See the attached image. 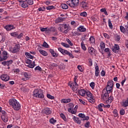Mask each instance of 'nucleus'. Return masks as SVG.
<instances>
[{
    "label": "nucleus",
    "instance_id": "1",
    "mask_svg": "<svg viewBox=\"0 0 128 128\" xmlns=\"http://www.w3.org/2000/svg\"><path fill=\"white\" fill-rule=\"evenodd\" d=\"M9 104L14 110H20V104L14 98L10 99L9 100Z\"/></svg>",
    "mask_w": 128,
    "mask_h": 128
},
{
    "label": "nucleus",
    "instance_id": "2",
    "mask_svg": "<svg viewBox=\"0 0 128 128\" xmlns=\"http://www.w3.org/2000/svg\"><path fill=\"white\" fill-rule=\"evenodd\" d=\"M33 96L39 98H44V96L42 90V89H35L33 92Z\"/></svg>",
    "mask_w": 128,
    "mask_h": 128
},
{
    "label": "nucleus",
    "instance_id": "3",
    "mask_svg": "<svg viewBox=\"0 0 128 128\" xmlns=\"http://www.w3.org/2000/svg\"><path fill=\"white\" fill-rule=\"evenodd\" d=\"M78 0H69L66 2V4L70 6V8H74L78 6Z\"/></svg>",
    "mask_w": 128,
    "mask_h": 128
},
{
    "label": "nucleus",
    "instance_id": "4",
    "mask_svg": "<svg viewBox=\"0 0 128 128\" xmlns=\"http://www.w3.org/2000/svg\"><path fill=\"white\" fill-rule=\"evenodd\" d=\"M111 92L108 91L106 89H104L102 91V94H101V98L103 100H106L108 98V94H110Z\"/></svg>",
    "mask_w": 128,
    "mask_h": 128
},
{
    "label": "nucleus",
    "instance_id": "5",
    "mask_svg": "<svg viewBox=\"0 0 128 128\" xmlns=\"http://www.w3.org/2000/svg\"><path fill=\"white\" fill-rule=\"evenodd\" d=\"M114 86V81L112 80H109L107 83V86L106 87V90L112 92V88Z\"/></svg>",
    "mask_w": 128,
    "mask_h": 128
},
{
    "label": "nucleus",
    "instance_id": "6",
    "mask_svg": "<svg viewBox=\"0 0 128 128\" xmlns=\"http://www.w3.org/2000/svg\"><path fill=\"white\" fill-rule=\"evenodd\" d=\"M26 64H27V66L28 68H34V66H36L34 61L32 63V60L30 59H26Z\"/></svg>",
    "mask_w": 128,
    "mask_h": 128
},
{
    "label": "nucleus",
    "instance_id": "7",
    "mask_svg": "<svg viewBox=\"0 0 128 128\" xmlns=\"http://www.w3.org/2000/svg\"><path fill=\"white\" fill-rule=\"evenodd\" d=\"M76 80H78V76H76L74 80L73 87H72L73 92H76L78 88V84L76 83Z\"/></svg>",
    "mask_w": 128,
    "mask_h": 128
},
{
    "label": "nucleus",
    "instance_id": "8",
    "mask_svg": "<svg viewBox=\"0 0 128 128\" xmlns=\"http://www.w3.org/2000/svg\"><path fill=\"white\" fill-rule=\"evenodd\" d=\"M113 52L118 54L120 52V46L118 44H114V46L112 48Z\"/></svg>",
    "mask_w": 128,
    "mask_h": 128
},
{
    "label": "nucleus",
    "instance_id": "9",
    "mask_svg": "<svg viewBox=\"0 0 128 128\" xmlns=\"http://www.w3.org/2000/svg\"><path fill=\"white\" fill-rule=\"evenodd\" d=\"M20 44H16L14 48H13V50L12 51V54H16L18 52H20Z\"/></svg>",
    "mask_w": 128,
    "mask_h": 128
},
{
    "label": "nucleus",
    "instance_id": "10",
    "mask_svg": "<svg viewBox=\"0 0 128 128\" xmlns=\"http://www.w3.org/2000/svg\"><path fill=\"white\" fill-rule=\"evenodd\" d=\"M78 117L82 118L81 120H90V117L88 116H86V115L82 113L78 114Z\"/></svg>",
    "mask_w": 128,
    "mask_h": 128
},
{
    "label": "nucleus",
    "instance_id": "11",
    "mask_svg": "<svg viewBox=\"0 0 128 128\" xmlns=\"http://www.w3.org/2000/svg\"><path fill=\"white\" fill-rule=\"evenodd\" d=\"M81 8L84 10H88V4L86 2H82L80 4Z\"/></svg>",
    "mask_w": 128,
    "mask_h": 128
},
{
    "label": "nucleus",
    "instance_id": "12",
    "mask_svg": "<svg viewBox=\"0 0 128 128\" xmlns=\"http://www.w3.org/2000/svg\"><path fill=\"white\" fill-rule=\"evenodd\" d=\"M0 78L2 80L8 82V80H10V76H8V74H2Z\"/></svg>",
    "mask_w": 128,
    "mask_h": 128
},
{
    "label": "nucleus",
    "instance_id": "13",
    "mask_svg": "<svg viewBox=\"0 0 128 128\" xmlns=\"http://www.w3.org/2000/svg\"><path fill=\"white\" fill-rule=\"evenodd\" d=\"M6 30H14L16 28L14 26V25L8 24L4 27Z\"/></svg>",
    "mask_w": 128,
    "mask_h": 128
},
{
    "label": "nucleus",
    "instance_id": "14",
    "mask_svg": "<svg viewBox=\"0 0 128 128\" xmlns=\"http://www.w3.org/2000/svg\"><path fill=\"white\" fill-rule=\"evenodd\" d=\"M12 60H10L8 61H4L2 62V64H3V66H10V64H12Z\"/></svg>",
    "mask_w": 128,
    "mask_h": 128
},
{
    "label": "nucleus",
    "instance_id": "15",
    "mask_svg": "<svg viewBox=\"0 0 128 128\" xmlns=\"http://www.w3.org/2000/svg\"><path fill=\"white\" fill-rule=\"evenodd\" d=\"M73 120L76 124H82V121H80V118L76 117L74 116L73 117Z\"/></svg>",
    "mask_w": 128,
    "mask_h": 128
},
{
    "label": "nucleus",
    "instance_id": "16",
    "mask_svg": "<svg viewBox=\"0 0 128 128\" xmlns=\"http://www.w3.org/2000/svg\"><path fill=\"white\" fill-rule=\"evenodd\" d=\"M62 26L64 28V33L68 34V26L66 24H62Z\"/></svg>",
    "mask_w": 128,
    "mask_h": 128
},
{
    "label": "nucleus",
    "instance_id": "17",
    "mask_svg": "<svg viewBox=\"0 0 128 128\" xmlns=\"http://www.w3.org/2000/svg\"><path fill=\"white\" fill-rule=\"evenodd\" d=\"M1 118L4 122H8V115L2 116Z\"/></svg>",
    "mask_w": 128,
    "mask_h": 128
},
{
    "label": "nucleus",
    "instance_id": "18",
    "mask_svg": "<svg viewBox=\"0 0 128 128\" xmlns=\"http://www.w3.org/2000/svg\"><path fill=\"white\" fill-rule=\"evenodd\" d=\"M88 52L89 54H96V50H94V48L92 47H88Z\"/></svg>",
    "mask_w": 128,
    "mask_h": 128
},
{
    "label": "nucleus",
    "instance_id": "19",
    "mask_svg": "<svg viewBox=\"0 0 128 128\" xmlns=\"http://www.w3.org/2000/svg\"><path fill=\"white\" fill-rule=\"evenodd\" d=\"M44 112L46 114H52V110L50 108H46L44 109Z\"/></svg>",
    "mask_w": 128,
    "mask_h": 128
},
{
    "label": "nucleus",
    "instance_id": "20",
    "mask_svg": "<svg viewBox=\"0 0 128 128\" xmlns=\"http://www.w3.org/2000/svg\"><path fill=\"white\" fill-rule=\"evenodd\" d=\"M95 76H98L100 74V68L98 66H95Z\"/></svg>",
    "mask_w": 128,
    "mask_h": 128
},
{
    "label": "nucleus",
    "instance_id": "21",
    "mask_svg": "<svg viewBox=\"0 0 128 128\" xmlns=\"http://www.w3.org/2000/svg\"><path fill=\"white\" fill-rule=\"evenodd\" d=\"M113 100L114 97L112 96H110V97H108V100H106V104H111Z\"/></svg>",
    "mask_w": 128,
    "mask_h": 128
},
{
    "label": "nucleus",
    "instance_id": "22",
    "mask_svg": "<svg viewBox=\"0 0 128 128\" xmlns=\"http://www.w3.org/2000/svg\"><path fill=\"white\" fill-rule=\"evenodd\" d=\"M66 18H58L57 19L55 20L56 24H58L60 22H64V20H65Z\"/></svg>",
    "mask_w": 128,
    "mask_h": 128
},
{
    "label": "nucleus",
    "instance_id": "23",
    "mask_svg": "<svg viewBox=\"0 0 128 128\" xmlns=\"http://www.w3.org/2000/svg\"><path fill=\"white\" fill-rule=\"evenodd\" d=\"M77 30H79V32H84L86 30V28L84 26H80L77 28Z\"/></svg>",
    "mask_w": 128,
    "mask_h": 128
},
{
    "label": "nucleus",
    "instance_id": "24",
    "mask_svg": "<svg viewBox=\"0 0 128 128\" xmlns=\"http://www.w3.org/2000/svg\"><path fill=\"white\" fill-rule=\"evenodd\" d=\"M86 93V91L84 90H78V94H80V96H84Z\"/></svg>",
    "mask_w": 128,
    "mask_h": 128
},
{
    "label": "nucleus",
    "instance_id": "25",
    "mask_svg": "<svg viewBox=\"0 0 128 128\" xmlns=\"http://www.w3.org/2000/svg\"><path fill=\"white\" fill-rule=\"evenodd\" d=\"M104 106V104H100L99 105H98V110L99 112H104V110H102V108Z\"/></svg>",
    "mask_w": 128,
    "mask_h": 128
},
{
    "label": "nucleus",
    "instance_id": "26",
    "mask_svg": "<svg viewBox=\"0 0 128 128\" xmlns=\"http://www.w3.org/2000/svg\"><path fill=\"white\" fill-rule=\"evenodd\" d=\"M52 27H51L50 29H48V28H40V30L41 32H50L52 30Z\"/></svg>",
    "mask_w": 128,
    "mask_h": 128
},
{
    "label": "nucleus",
    "instance_id": "27",
    "mask_svg": "<svg viewBox=\"0 0 128 128\" xmlns=\"http://www.w3.org/2000/svg\"><path fill=\"white\" fill-rule=\"evenodd\" d=\"M23 74L26 78H22V80H26L27 78H28V74L26 72H24Z\"/></svg>",
    "mask_w": 128,
    "mask_h": 128
},
{
    "label": "nucleus",
    "instance_id": "28",
    "mask_svg": "<svg viewBox=\"0 0 128 128\" xmlns=\"http://www.w3.org/2000/svg\"><path fill=\"white\" fill-rule=\"evenodd\" d=\"M39 52L44 56H48V52L42 50H40Z\"/></svg>",
    "mask_w": 128,
    "mask_h": 128
},
{
    "label": "nucleus",
    "instance_id": "29",
    "mask_svg": "<svg viewBox=\"0 0 128 128\" xmlns=\"http://www.w3.org/2000/svg\"><path fill=\"white\" fill-rule=\"evenodd\" d=\"M25 56H26L28 58H30L31 60H32L34 58V56H32L28 52H25Z\"/></svg>",
    "mask_w": 128,
    "mask_h": 128
},
{
    "label": "nucleus",
    "instance_id": "30",
    "mask_svg": "<svg viewBox=\"0 0 128 128\" xmlns=\"http://www.w3.org/2000/svg\"><path fill=\"white\" fill-rule=\"evenodd\" d=\"M21 6L24 8H26L28 7V4L26 2H24L23 3H21Z\"/></svg>",
    "mask_w": 128,
    "mask_h": 128
},
{
    "label": "nucleus",
    "instance_id": "31",
    "mask_svg": "<svg viewBox=\"0 0 128 128\" xmlns=\"http://www.w3.org/2000/svg\"><path fill=\"white\" fill-rule=\"evenodd\" d=\"M105 52H107L108 54V56H112V54H110V48H106L104 49Z\"/></svg>",
    "mask_w": 128,
    "mask_h": 128
},
{
    "label": "nucleus",
    "instance_id": "32",
    "mask_svg": "<svg viewBox=\"0 0 128 128\" xmlns=\"http://www.w3.org/2000/svg\"><path fill=\"white\" fill-rule=\"evenodd\" d=\"M61 8L63 10H68V6L66 4H61Z\"/></svg>",
    "mask_w": 128,
    "mask_h": 128
},
{
    "label": "nucleus",
    "instance_id": "33",
    "mask_svg": "<svg viewBox=\"0 0 128 128\" xmlns=\"http://www.w3.org/2000/svg\"><path fill=\"white\" fill-rule=\"evenodd\" d=\"M89 40L92 44H94V42H96V40H94V36H91L89 38Z\"/></svg>",
    "mask_w": 128,
    "mask_h": 128
},
{
    "label": "nucleus",
    "instance_id": "34",
    "mask_svg": "<svg viewBox=\"0 0 128 128\" xmlns=\"http://www.w3.org/2000/svg\"><path fill=\"white\" fill-rule=\"evenodd\" d=\"M68 112H71V114H74L76 112V110H72V107L68 108Z\"/></svg>",
    "mask_w": 128,
    "mask_h": 128
},
{
    "label": "nucleus",
    "instance_id": "35",
    "mask_svg": "<svg viewBox=\"0 0 128 128\" xmlns=\"http://www.w3.org/2000/svg\"><path fill=\"white\" fill-rule=\"evenodd\" d=\"M88 102H91V104H94L96 102V100L94 98V97H92V98H88Z\"/></svg>",
    "mask_w": 128,
    "mask_h": 128
},
{
    "label": "nucleus",
    "instance_id": "36",
    "mask_svg": "<svg viewBox=\"0 0 128 128\" xmlns=\"http://www.w3.org/2000/svg\"><path fill=\"white\" fill-rule=\"evenodd\" d=\"M86 94L90 98H93L92 94L90 92H86Z\"/></svg>",
    "mask_w": 128,
    "mask_h": 128
},
{
    "label": "nucleus",
    "instance_id": "37",
    "mask_svg": "<svg viewBox=\"0 0 128 128\" xmlns=\"http://www.w3.org/2000/svg\"><path fill=\"white\" fill-rule=\"evenodd\" d=\"M50 124H54L55 122H56V120H54V118H52L50 120Z\"/></svg>",
    "mask_w": 128,
    "mask_h": 128
},
{
    "label": "nucleus",
    "instance_id": "38",
    "mask_svg": "<svg viewBox=\"0 0 128 128\" xmlns=\"http://www.w3.org/2000/svg\"><path fill=\"white\" fill-rule=\"evenodd\" d=\"M100 48L101 50H104V48H106V44H104V42H101L100 44Z\"/></svg>",
    "mask_w": 128,
    "mask_h": 128
},
{
    "label": "nucleus",
    "instance_id": "39",
    "mask_svg": "<svg viewBox=\"0 0 128 128\" xmlns=\"http://www.w3.org/2000/svg\"><path fill=\"white\" fill-rule=\"evenodd\" d=\"M108 26H109V28H111V30H112V21L110 20V19H108Z\"/></svg>",
    "mask_w": 128,
    "mask_h": 128
},
{
    "label": "nucleus",
    "instance_id": "40",
    "mask_svg": "<svg viewBox=\"0 0 128 128\" xmlns=\"http://www.w3.org/2000/svg\"><path fill=\"white\" fill-rule=\"evenodd\" d=\"M26 2H27V4H29V6L34 4V0H26Z\"/></svg>",
    "mask_w": 128,
    "mask_h": 128
},
{
    "label": "nucleus",
    "instance_id": "41",
    "mask_svg": "<svg viewBox=\"0 0 128 128\" xmlns=\"http://www.w3.org/2000/svg\"><path fill=\"white\" fill-rule=\"evenodd\" d=\"M0 54H2V52L0 50ZM6 60V56H2V58L0 56V62H4V60Z\"/></svg>",
    "mask_w": 128,
    "mask_h": 128
},
{
    "label": "nucleus",
    "instance_id": "42",
    "mask_svg": "<svg viewBox=\"0 0 128 128\" xmlns=\"http://www.w3.org/2000/svg\"><path fill=\"white\" fill-rule=\"evenodd\" d=\"M113 114H114V118H116V116H118V110H116V109L114 110Z\"/></svg>",
    "mask_w": 128,
    "mask_h": 128
},
{
    "label": "nucleus",
    "instance_id": "43",
    "mask_svg": "<svg viewBox=\"0 0 128 128\" xmlns=\"http://www.w3.org/2000/svg\"><path fill=\"white\" fill-rule=\"evenodd\" d=\"M11 36H14V38H18V32H14L10 34Z\"/></svg>",
    "mask_w": 128,
    "mask_h": 128
},
{
    "label": "nucleus",
    "instance_id": "44",
    "mask_svg": "<svg viewBox=\"0 0 128 128\" xmlns=\"http://www.w3.org/2000/svg\"><path fill=\"white\" fill-rule=\"evenodd\" d=\"M81 48L84 50H86V46L84 45V42H81Z\"/></svg>",
    "mask_w": 128,
    "mask_h": 128
},
{
    "label": "nucleus",
    "instance_id": "45",
    "mask_svg": "<svg viewBox=\"0 0 128 128\" xmlns=\"http://www.w3.org/2000/svg\"><path fill=\"white\" fill-rule=\"evenodd\" d=\"M66 54H67L68 56H69L70 58H74V55H72L70 52L68 51L66 52Z\"/></svg>",
    "mask_w": 128,
    "mask_h": 128
},
{
    "label": "nucleus",
    "instance_id": "46",
    "mask_svg": "<svg viewBox=\"0 0 128 128\" xmlns=\"http://www.w3.org/2000/svg\"><path fill=\"white\" fill-rule=\"evenodd\" d=\"M54 8H55L54 6H50L46 7V10H50Z\"/></svg>",
    "mask_w": 128,
    "mask_h": 128
},
{
    "label": "nucleus",
    "instance_id": "47",
    "mask_svg": "<svg viewBox=\"0 0 128 128\" xmlns=\"http://www.w3.org/2000/svg\"><path fill=\"white\" fill-rule=\"evenodd\" d=\"M42 46H43L44 48H50V46L48 44V43H46V42H44L43 43Z\"/></svg>",
    "mask_w": 128,
    "mask_h": 128
},
{
    "label": "nucleus",
    "instance_id": "48",
    "mask_svg": "<svg viewBox=\"0 0 128 128\" xmlns=\"http://www.w3.org/2000/svg\"><path fill=\"white\" fill-rule=\"evenodd\" d=\"M2 54H3L2 56H6V60L8 59V52L6 50H4L2 52Z\"/></svg>",
    "mask_w": 128,
    "mask_h": 128
},
{
    "label": "nucleus",
    "instance_id": "49",
    "mask_svg": "<svg viewBox=\"0 0 128 128\" xmlns=\"http://www.w3.org/2000/svg\"><path fill=\"white\" fill-rule=\"evenodd\" d=\"M80 16H84V18H86L88 16V14H86V12H83L80 13Z\"/></svg>",
    "mask_w": 128,
    "mask_h": 128
},
{
    "label": "nucleus",
    "instance_id": "50",
    "mask_svg": "<svg viewBox=\"0 0 128 128\" xmlns=\"http://www.w3.org/2000/svg\"><path fill=\"white\" fill-rule=\"evenodd\" d=\"M61 44L64 48H70V44H66V43L62 42Z\"/></svg>",
    "mask_w": 128,
    "mask_h": 128
},
{
    "label": "nucleus",
    "instance_id": "51",
    "mask_svg": "<svg viewBox=\"0 0 128 128\" xmlns=\"http://www.w3.org/2000/svg\"><path fill=\"white\" fill-rule=\"evenodd\" d=\"M120 113L121 116H124V114H126V112L124 111V108H122L120 110Z\"/></svg>",
    "mask_w": 128,
    "mask_h": 128
},
{
    "label": "nucleus",
    "instance_id": "52",
    "mask_svg": "<svg viewBox=\"0 0 128 128\" xmlns=\"http://www.w3.org/2000/svg\"><path fill=\"white\" fill-rule=\"evenodd\" d=\"M47 98L50 100H54V96L50 95V94H47Z\"/></svg>",
    "mask_w": 128,
    "mask_h": 128
},
{
    "label": "nucleus",
    "instance_id": "53",
    "mask_svg": "<svg viewBox=\"0 0 128 128\" xmlns=\"http://www.w3.org/2000/svg\"><path fill=\"white\" fill-rule=\"evenodd\" d=\"M120 30L122 32H123V34H124V32H126V29L122 26H120Z\"/></svg>",
    "mask_w": 128,
    "mask_h": 128
},
{
    "label": "nucleus",
    "instance_id": "54",
    "mask_svg": "<svg viewBox=\"0 0 128 128\" xmlns=\"http://www.w3.org/2000/svg\"><path fill=\"white\" fill-rule=\"evenodd\" d=\"M38 10H39V12H44V10H46V8H44V6L40 7L38 8Z\"/></svg>",
    "mask_w": 128,
    "mask_h": 128
},
{
    "label": "nucleus",
    "instance_id": "55",
    "mask_svg": "<svg viewBox=\"0 0 128 128\" xmlns=\"http://www.w3.org/2000/svg\"><path fill=\"white\" fill-rule=\"evenodd\" d=\"M60 117L62 118V120H64V122L66 121V116H64V114H60Z\"/></svg>",
    "mask_w": 128,
    "mask_h": 128
},
{
    "label": "nucleus",
    "instance_id": "56",
    "mask_svg": "<svg viewBox=\"0 0 128 128\" xmlns=\"http://www.w3.org/2000/svg\"><path fill=\"white\" fill-rule=\"evenodd\" d=\"M66 41L71 46H74V44H72V42L70 41V39L68 38L66 40Z\"/></svg>",
    "mask_w": 128,
    "mask_h": 128
},
{
    "label": "nucleus",
    "instance_id": "57",
    "mask_svg": "<svg viewBox=\"0 0 128 128\" xmlns=\"http://www.w3.org/2000/svg\"><path fill=\"white\" fill-rule=\"evenodd\" d=\"M35 70H39V72H42V68H40V66H37L34 68Z\"/></svg>",
    "mask_w": 128,
    "mask_h": 128
},
{
    "label": "nucleus",
    "instance_id": "58",
    "mask_svg": "<svg viewBox=\"0 0 128 128\" xmlns=\"http://www.w3.org/2000/svg\"><path fill=\"white\" fill-rule=\"evenodd\" d=\"M86 34H84L81 38V40L82 42L84 40H86Z\"/></svg>",
    "mask_w": 128,
    "mask_h": 128
},
{
    "label": "nucleus",
    "instance_id": "59",
    "mask_svg": "<svg viewBox=\"0 0 128 128\" xmlns=\"http://www.w3.org/2000/svg\"><path fill=\"white\" fill-rule=\"evenodd\" d=\"M90 122H87L85 124H84V126L85 128H90Z\"/></svg>",
    "mask_w": 128,
    "mask_h": 128
},
{
    "label": "nucleus",
    "instance_id": "60",
    "mask_svg": "<svg viewBox=\"0 0 128 128\" xmlns=\"http://www.w3.org/2000/svg\"><path fill=\"white\" fill-rule=\"evenodd\" d=\"M90 86L92 88V90H94V82H91L90 84Z\"/></svg>",
    "mask_w": 128,
    "mask_h": 128
},
{
    "label": "nucleus",
    "instance_id": "61",
    "mask_svg": "<svg viewBox=\"0 0 128 128\" xmlns=\"http://www.w3.org/2000/svg\"><path fill=\"white\" fill-rule=\"evenodd\" d=\"M78 68L79 70H80V72H84V69H82V66L78 65Z\"/></svg>",
    "mask_w": 128,
    "mask_h": 128
},
{
    "label": "nucleus",
    "instance_id": "62",
    "mask_svg": "<svg viewBox=\"0 0 128 128\" xmlns=\"http://www.w3.org/2000/svg\"><path fill=\"white\" fill-rule=\"evenodd\" d=\"M22 36H24L22 33H20L19 35L18 34L17 38H22Z\"/></svg>",
    "mask_w": 128,
    "mask_h": 128
},
{
    "label": "nucleus",
    "instance_id": "63",
    "mask_svg": "<svg viewBox=\"0 0 128 128\" xmlns=\"http://www.w3.org/2000/svg\"><path fill=\"white\" fill-rule=\"evenodd\" d=\"M61 102L62 104H66V99H62Z\"/></svg>",
    "mask_w": 128,
    "mask_h": 128
},
{
    "label": "nucleus",
    "instance_id": "64",
    "mask_svg": "<svg viewBox=\"0 0 128 128\" xmlns=\"http://www.w3.org/2000/svg\"><path fill=\"white\" fill-rule=\"evenodd\" d=\"M1 112L2 114V116H8V113H6V112L5 111L2 110Z\"/></svg>",
    "mask_w": 128,
    "mask_h": 128
}]
</instances>
